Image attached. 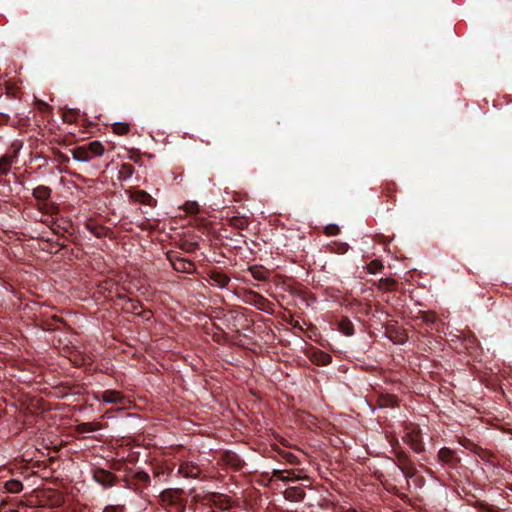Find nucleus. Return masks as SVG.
I'll use <instances>...</instances> for the list:
<instances>
[{"label": "nucleus", "mask_w": 512, "mask_h": 512, "mask_svg": "<svg viewBox=\"0 0 512 512\" xmlns=\"http://www.w3.org/2000/svg\"><path fill=\"white\" fill-rule=\"evenodd\" d=\"M253 296L257 299V304H264L267 300L258 293L253 292Z\"/></svg>", "instance_id": "43"}, {"label": "nucleus", "mask_w": 512, "mask_h": 512, "mask_svg": "<svg viewBox=\"0 0 512 512\" xmlns=\"http://www.w3.org/2000/svg\"><path fill=\"white\" fill-rule=\"evenodd\" d=\"M309 359L317 366H326L332 361L331 355L320 349H314L311 352Z\"/></svg>", "instance_id": "11"}, {"label": "nucleus", "mask_w": 512, "mask_h": 512, "mask_svg": "<svg viewBox=\"0 0 512 512\" xmlns=\"http://www.w3.org/2000/svg\"><path fill=\"white\" fill-rule=\"evenodd\" d=\"M349 249V245L347 243H333L330 246V251L336 254H345Z\"/></svg>", "instance_id": "31"}, {"label": "nucleus", "mask_w": 512, "mask_h": 512, "mask_svg": "<svg viewBox=\"0 0 512 512\" xmlns=\"http://www.w3.org/2000/svg\"><path fill=\"white\" fill-rule=\"evenodd\" d=\"M285 473H286V470L275 469L272 471V479L284 482L288 478V476H286Z\"/></svg>", "instance_id": "37"}, {"label": "nucleus", "mask_w": 512, "mask_h": 512, "mask_svg": "<svg viewBox=\"0 0 512 512\" xmlns=\"http://www.w3.org/2000/svg\"><path fill=\"white\" fill-rule=\"evenodd\" d=\"M400 470L402 471V473L404 474V476L406 478H412L416 475V469H415L413 463H411L408 466L403 467Z\"/></svg>", "instance_id": "35"}, {"label": "nucleus", "mask_w": 512, "mask_h": 512, "mask_svg": "<svg viewBox=\"0 0 512 512\" xmlns=\"http://www.w3.org/2000/svg\"><path fill=\"white\" fill-rule=\"evenodd\" d=\"M396 459L398 462V466L402 469L405 466L410 465L412 462L410 461L408 455L405 452H398L396 454Z\"/></svg>", "instance_id": "32"}, {"label": "nucleus", "mask_w": 512, "mask_h": 512, "mask_svg": "<svg viewBox=\"0 0 512 512\" xmlns=\"http://www.w3.org/2000/svg\"><path fill=\"white\" fill-rule=\"evenodd\" d=\"M93 480L105 488L113 487L118 477L104 468H95L92 473Z\"/></svg>", "instance_id": "6"}, {"label": "nucleus", "mask_w": 512, "mask_h": 512, "mask_svg": "<svg viewBox=\"0 0 512 512\" xmlns=\"http://www.w3.org/2000/svg\"><path fill=\"white\" fill-rule=\"evenodd\" d=\"M5 489L9 492V493H19L23 490V484L21 481L17 480V479H11V480H8L6 483H5Z\"/></svg>", "instance_id": "26"}, {"label": "nucleus", "mask_w": 512, "mask_h": 512, "mask_svg": "<svg viewBox=\"0 0 512 512\" xmlns=\"http://www.w3.org/2000/svg\"><path fill=\"white\" fill-rule=\"evenodd\" d=\"M229 225L238 230H245L247 229L249 222L244 217L234 216L229 219Z\"/></svg>", "instance_id": "24"}, {"label": "nucleus", "mask_w": 512, "mask_h": 512, "mask_svg": "<svg viewBox=\"0 0 512 512\" xmlns=\"http://www.w3.org/2000/svg\"><path fill=\"white\" fill-rule=\"evenodd\" d=\"M93 398L106 404L116 405L119 409H125L130 404V401L122 392L113 389L95 392Z\"/></svg>", "instance_id": "2"}, {"label": "nucleus", "mask_w": 512, "mask_h": 512, "mask_svg": "<svg viewBox=\"0 0 512 512\" xmlns=\"http://www.w3.org/2000/svg\"><path fill=\"white\" fill-rule=\"evenodd\" d=\"M105 149L100 141H91L87 144L77 146L71 150L72 157L76 161L88 162L92 157L102 156Z\"/></svg>", "instance_id": "1"}, {"label": "nucleus", "mask_w": 512, "mask_h": 512, "mask_svg": "<svg viewBox=\"0 0 512 512\" xmlns=\"http://www.w3.org/2000/svg\"><path fill=\"white\" fill-rule=\"evenodd\" d=\"M404 442L416 453H422L425 451V445L422 441L420 432L410 431L404 436Z\"/></svg>", "instance_id": "9"}, {"label": "nucleus", "mask_w": 512, "mask_h": 512, "mask_svg": "<svg viewBox=\"0 0 512 512\" xmlns=\"http://www.w3.org/2000/svg\"><path fill=\"white\" fill-rule=\"evenodd\" d=\"M21 148L22 143L13 142L7 151L0 156V176H6L10 173L12 166L18 162Z\"/></svg>", "instance_id": "3"}, {"label": "nucleus", "mask_w": 512, "mask_h": 512, "mask_svg": "<svg viewBox=\"0 0 512 512\" xmlns=\"http://www.w3.org/2000/svg\"><path fill=\"white\" fill-rule=\"evenodd\" d=\"M179 248L186 253H193L199 249V243L184 239L180 241Z\"/></svg>", "instance_id": "25"}, {"label": "nucleus", "mask_w": 512, "mask_h": 512, "mask_svg": "<svg viewBox=\"0 0 512 512\" xmlns=\"http://www.w3.org/2000/svg\"><path fill=\"white\" fill-rule=\"evenodd\" d=\"M419 318L426 324L429 329L439 331L440 321L432 312H421Z\"/></svg>", "instance_id": "14"}, {"label": "nucleus", "mask_w": 512, "mask_h": 512, "mask_svg": "<svg viewBox=\"0 0 512 512\" xmlns=\"http://www.w3.org/2000/svg\"><path fill=\"white\" fill-rule=\"evenodd\" d=\"M305 497V491L301 487L292 486L284 491V498L288 501L300 502Z\"/></svg>", "instance_id": "13"}, {"label": "nucleus", "mask_w": 512, "mask_h": 512, "mask_svg": "<svg viewBox=\"0 0 512 512\" xmlns=\"http://www.w3.org/2000/svg\"><path fill=\"white\" fill-rule=\"evenodd\" d=\"M282 456L290 464H297L298 463V459H297L296 455H294L291 452H284L282 454Z\"/></svg>", "instance_id": "39"}, {"label": "nucleus", "mask_w": 512, "mask_h": 512, "mask_svg": "<svg viewBox=\"0 0 512 512\" xmlns=\"http://www.w3.org/2000/svg\"><path fill=\"white\" fill-rule=\"evenodd\" d=\"M324 233L327 235V236H335V235H338L340 233V229L337 225L335 224H329L325 227L324 229Z\"/></svg>", "instance_id": "36"}, {"label": "nucleus", "mask_w": 512, "mask_h": 512, "mask_svg": "<svg viewBox=\"0 0 512 512\" xmlns=\"http://www.w3.org/2000/svg\"><path fill=\"white\" fill-rule=\"evenodd\" d=\"M378 402L381 407H395L398 404V399L395 395L385 394L379 397Z\"/></svg>", "instance_id": "23"}, {"label": "nucleus", "mask_w": 512, "mask_h": 512, "mask_svg": "<svg viewBox=\"0 0 512 512\" xmlns=\"http://www.w3.org/2000/svg\"><path fill=\"white\" fill-rule=\"evenodd\" d=\"M81 117L80 110L78 109H66L63 112L62 118L65 123H75Z\"/></svg>", "instance_id": "20"}, {"label": "nucleus", "mask_w": 512, "mask_h": 512, "mask_svg": "<svg viewBox=\"0 0 512 512\" xmlns=\"http://www.w3.org/2000/svg\"><path fill=\"white\" fill-rule=\"evenodd\" d=\"M390 339L398 343H404L407 340V335L403 330L393 329L389 331Z\"/></svg>", "instance_id": "29"}, {"label": "nucleus", "mask_w": 512, "mask_h": 512, "mask_svg": "<svg viewBox=\"0 0 512 512\" xmlns=\"http://www.w3.org/2000/svg\"><path fill=\"white\" fill-rule=\"evenodd\" d=\"M52 190L48 186L39 185L33 189L32 195L39 201H47L51 196Z\"/></svg>", "instance_id": "17"}, {"label": "nucleus", "mask_w": 512, "mask_h": 512, "mask_svg": "<svg viewBox=\"0 0 512 512\" xmlns=\"http://www.w3.org/2000/svg\"><path fill=\"white\" fill-rule=\"evenodd\" d=\"M87 229L94 235L96 236L97 238H101L103 236H106L107 234V229L106 227L102 226V225H97V224H89L87 225Z\"/></svg>", "instance_id": "28"}, {"label": "nucleus", "mask_w": 512, "mask_h": 512, "mask_svg": "<svg viewBox=\"0 0 512 512\" xmlns=\"http://www.w3.org/2000/svg\"><path fill=\"white\" fill-rule=\"evenodd\" d=\"M187 211L189 213H196L198 212V204L196 202L187 203Z\"/></svg>", "instance_id": "42"}, {"label": "nucleus", "mask_w": 512, "mask_h": 512, "mask_svg": "<svg viewBox=\"0 0 512 512\" xmlns=\"http://www.w3.org/2000/svg\"><path fill=\"white\" fill-rule=\"evenodd\" d=\"M438 459L444 464H452L456 460L455 452L448 447H443L438 451Z\"/></svg>", "instance_id": "18"}, {"label": "nucleus", "mask_w": 512, "mask_h": 512, "mask_svg": "<svg viewBox=\"0 0 512 512\" xmlns=\"http://www.w3.org/2000/svg\"><path fill=\"white\" fill-rule=\"evenodd\" d=\"M285 475L288 476L286 481H284L285 483L296 482V481H299L302 479H307V476H301L300 474H296V472L294 470H286Z\"/></svg>", "instance_id": "33"}, {"label": "nucleus", "mask_w": 512, "mask_h": 512, "mask_svg": "<svg viewBox=\"0 0 512 512\" xmlns=\"http://www.w3.org/2000/svg\"><path fill=\"white\" fill-rule=\"evenodd\" d=\"M220 460L225 466L235 471H241L246 465L245 461L237 453L230 450L222 452Z\"/></svg>", "instance_id": "7"}, {"label": "nucleus", "mask_w": 512, "mask_h": 512, "mask_svg": "<svg viewBox=\"0 0 512 512\" xmlns=\"http://www.w3.org/2000/svg\"><path fill=\"white\" fill-rule=\"evenodd\" d=\"M49 109H51V107L47 103H45L43 101L39 102V110L40 111L44 112Z\"/></svg>", "instance_id": "44"}, {"label": "nucleus", "mask_w": 512, "mask_h": 512, "mask_svg": "<svg viewBox=\"0 0 512 512\" xmlns=\"http://www.w3.org/2000/svg\"><path fill=\"white\" fill-rule=\"evenodd\" d=\"M249 272L258 281H266L270 276L269 271L261 265L250 266Z\"/></svg>", "instance_id": "16"}, {"label": "nucleus", "mask_w": 512, "mask_h": 512, "mask_svg": "<svg viewBox=\"0 0 512 512\" xmlns=\"http://www.w3.org/2000/svg\"><path fill=\"white\" fill-rule=\"evenodd\" d=\"M179 472L187 478H197L200 474V468L192 463H183L179 467Z\"/></svg>", "instance_id": "15"}, {"label": "nucleus", "mask_w": 512, "mask_h": 512, "mask_svg": "<svg viewBox=\"0 0 512 512\" xmlns=\"http://www.w3.org/2000/svg\"><path fill=\"white\" fill-rule=\"evenodd\" d=\"M68 160H69L68 156H63V160H62L63 162H66Z\"/></svg>", "instance_id": "47"}, {"label": "nucleus", "mask_w": 512, "mask_h": 512, "mask_svg": "<svg viewBox=\"0 0 512 512\" xmlns=\"http://www.w3.org/2000/svg\"><path fill=\"white\" fill-rule=\"evenodd\" d=\"M382 268H383V264L379 260H373L367 266V269H368L369 273H371V274H376Z\"/></svg>", "instance_id": "34"}, {"label": "nucleus", "mask_w": 512, "mask_h": 512, "mask_svg": "<svg viewBox=\"0 0 512 512\" xmlns=\"http://www.w3.org/2000/svg\"><path fill=\"white\" fill-rule=\"evenodd\" d=\"M209 278L219 288H225L230 282V277L218 269H212L208 273Z\"/></svg>", "instance_id": "12"}, {"label": "nucleus", "mask_w": 512, "mask_h": 512, "mask_svg": "<svg viewBox=\"0 0 512 512\" xmlns=\"http://www.w3.org/2000/svg\"><path fill=\"white\" fill-rule=\"evenodd\" d=\"M112 130L117 135H125L129 132L130 128L127 123L118 122L112 125Z\"/></svg>", "instance_id": "30"}, {"label": "nucleus", "mask_w": 512, "mask_h": 512, "mask_svg": "<svg viewBox=\"0 0 512 512\" xmlns=\"http://www.w3.org/2000/svg\"><path fill=\"white\" fill-rule=\"evenodd\" d=\"M167 258L173 269L177 272L193 274L196 270L195 265L191 260L178 257L173 251L167 252Z\"/></svg>", "instance_id": "5"}, {"label": "nucleus", "mask_w": 512, "mask_h": 512, "mask_svg": "<svg viewBox=\"0 0 512 512\" xmlns=\"http://www.w3.org/2000/svg\"><path fill=\"white\" fill-rule=\"evenodd\" d=\"M339 331L346 335L352 336L354 334V325L348 318H342L338 323Z\"/></svg>", "instance_id": "19"}, {"label": "nucleus", "mask_w": 512, "mask_h": 512, "mask_svg": "<svg viewBox=\"0 0 512 512\" xmlns=\"http://www.w3.org/2000/svg\"><path fill=\"white\" fill-rule=\"evenodd\" d=\"M129 158L137 163L139 161L140 156H139V154L138 155H131Z\"/></svg>", "instance_id": "46"}, {"label": "nucleus", "mask_w": 512, "mask_h": 512, "mask_svg": "<svg viewBox=\"0 0 512 512\" xmlns=\"http://www.w3.org/2000/svg\"><path fill=\"white\" fill-rule=\"evenodd\" d=\"M102 512H125L124 505H107Z\"/></svg>", "instance_id": "38"}, {"label": "nucleus", "mask_w": 512, "mask_h": 512, "mask_svg": "<svg viewBox=\"0 0 512 512\" xmlns=\"http://www.w3.org/2000/svg\"><path fill=\"white\" fill-rule=\"evenodd\" d=\"M41 318L37 322V326L45 331H55L59 328L58 324H63L64 320L57 315L46 317L40 312Z\"/></svg>", "instance_id": "10"}, {"label": "nucleus", "mask_w": 512, "mask_h": 512, "mask_svg": "<svg viewBox=\"0 0 512 512\" xmlns=\"http://www.w3.org/2000/svg\"><path fill=\"white\" fill-rule=\"evenodd\" d=\"M123 481L126 488L138 491L150 485V476L145 471H136L131 477H125Z\"/></svg>", "instance_id": "4"}, {"label": "nucleus", "mask_w": 512, "mask_h": 512, "mask_svg": "<svg viewBox=\"0 0 512 512\" xmlns=\"http://www.w3.org/2000/svg\"><path fill=\"white\" fill-rule=\"evenodd\" d=\"M127 192L129 194V198L134 202L148 205L150 207H155L157 204V200L144 190L131 189Z\"/></svg>", "instance_id": "8"}, {"label": "nucleus", "mask_w": 512, "mask_h": 512, "mask_svg": "<svg viewBox=\"0 0 512 512\" xmlns=\"http://www.w3.org/2000/svg\"><path fill=\"white\" fill-rule=\"evenodd\" d=\"M175 494L176 493L172 490H164L161 493V499L165 503H168L170 505H176L178 502V497Z\"/></svg>", "instance_id": "27"}, {"label": "nucleus", "mask_w": 512, "mask_h": 512, "mask_svg": "<svg viewBox=\"0 0 512 512\" xmlns=\"http://www.w3.org/2000/svg\"><path fill=\"white\" fill-rule=\"evenodd\" d=\"M102 428V425L98 422H83L77 426V430L80 433H90L97 431Z\"/></svg>", "instance_id": "22"}, {"label": "nucleus", "mask_w": 512, "mask_h": 512, "mask_svg": "<svg viewBox=\"0 0 512 512\" xmlns=\"http://www.w3.org/2000/svg\"><path fill=\"white\" fill-rule=\"evenodd\" d=\"M477 344V339L474 335H470L466 339V348H473Z\"/></svg>", "instance_id": "41"}, {"label": "nucleus", "mask_w": 512, "mask_h": 512, "mask_svg": "<svg viewBox=\"0 0 512 512\" xmlns=\"http://www.w3.org/2000/svg\"><path fill=\"white\" fill-rule=\"evenodd\" d=\"M135 169L129 163H122L118 171V178L120 180H127L134 174Z\"/></svg>", "instance_id": "21"}, {"label": "nucleus", "mask_w": 512, "mask_h": 512, "mask_svg": "<svg viewBox=\"0 0 512 512\" xmlns=\"http://www.w3.org/2000/svg\"><path fill=\"white\" fill-rule=\"evenodd\" d=\"M292 326H293V328H295V329H298V330H300V331H303V328L301 327V325L299 324V322H298V321L294 322V323L292 324Z\"/></svg>", "instance_id": "45"}, {"label": "nucleus", "mask_w": 512, "mask_h": 512, "mask_svg": "<svg viewBox=\"0 0 512 512\" xmlns=\"http://www.w3.org/2000/svg\"><path fill=\"white\" fill-rule=\"evenodd\" d=\"M476 507L480 512H493V508L485 502H477Z\"/></svg>", "instance_id": "40"}]
</instances>
